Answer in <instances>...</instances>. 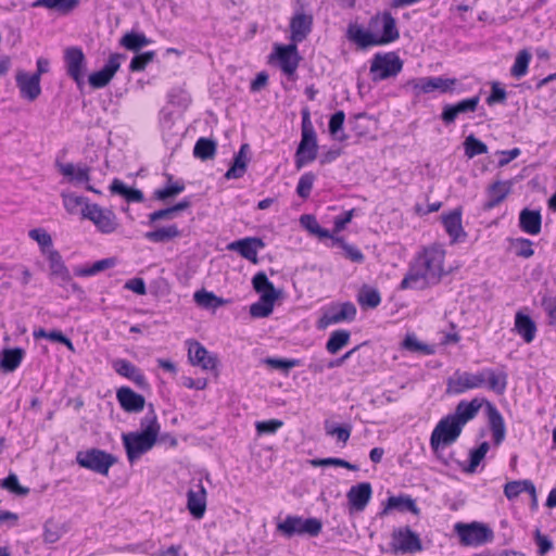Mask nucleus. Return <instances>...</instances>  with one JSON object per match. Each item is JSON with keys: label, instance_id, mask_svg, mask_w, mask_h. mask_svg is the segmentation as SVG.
Returning a JSON list of instances; mask_svg holds the SVG:
<instances>
[{"label": "nucleus", "instance_id": "1", "mask_svg": "<svg viewBox=\"0 0 556 556\" xmlns=\"http://www.w3.org/2000/svg\"><path fill=\"white\" fill-rule=\"evenodd\" d=\"M507 372L504 369L494 370L492 368H485L476 374L456 370L446 380L445 393L448 395H458L468 390L482 388L486 383L489 390L502 395L507 388Z\"/></svg>", "mask_w": 556, "mask_h": 556}, {"label": "nucleus", "instance_id": "2", "mask_svg": "<svg viewBox=\"0 0 556 556\" xmlns=\"http://www.w3.org/2000/svg\"><path fill=\"white\" fill-rule=\"evenodd\" d=\"M302 138L294 155L295 167L301 169L317 157V135L308 109L302 110Z\"/></svg>", "mask_w": 556, "mask_h": 556}, {"label": "nucleus", "instance_id": "3", "mask_svg": "<svg viewBox=\"0 0 556 556\" xmlns=\"http://www.w3.org/2000/svg\"><path fill=\"white\" fill-rule=\"evenodd\" d=\"M463 429L450 415L443 417L430 437V446L434 455L440 458L441 450L457 441Z\"/></svg>", "mask_w": 556, "mask_h": 556}, {"label": "nucleus", "instance_id": "4", "mask_svg": "<svg viewBox=\"0 0 556 556\" xmlns=\"http://www.w3.org/2000/svg\"><path fill=\"white\" fill-rule=\"evenodd\" d=\"M323 529V523L319 519L311 517L303 518L301 516L288 515L283 521L277 525V531L283 536L290 539L294 535L317 536Z\"/></svg>", "mask_w": 556, "mask_h": 556}, {"label": "nucleus", "instance_id": "5", "mask_svg": "<svg viewBox=\"0 0 556 556\" xmlns=\"http://www.w3.org/2000/svg\"><path fill=\"white\" fill-rule=\"evenodd\" d=\"M117 462L116 456L100 448L79 451L76 454V463L88 470L102 476L109 473L110 468Z\"/></svg>", "mask_w": 556, "mask_h": 556}, {"label": "nucleus", "instance_id": "6", "mask_svg": "<svg viewBox=\"0 0 556 556\" xmlns=\"http://www.w3.org/2000/svg\"><path fill=\"white\" fill-rule=\"evenodd\" d=\"M403 68V62L395 52L376 53L371 60L370 74L374 81L396 76Z\"/></svg>", "mask_w": 556, "mask_h": 556}, {"label": "nucleus", "instance_id": "7", "mask_svg": "<svg viewBox=\"0 0 556 556\" xmlns=\"http://www.w3.org/2000/svg\"><path fill=\"white\" fill-rule=\"evenodd\" d=\"M445 251L440 245H431L425 248L424 251L415 258L422 267L430 281L438 283L444 274L443 263Z\"/></svg>", "mask_w": 556, "mask_h": 556}, {"label": "nucleus", "instance_id": "8", "mask_svg": "<svg viewBox=\"0 0 556 556\" xmlns=\"http://www.w3.org/2000/svg\"><path fill=\"white\" fill-rule=\"evenodd\" d=\"M368 28L377 34L382 46L394 42L400 38L396 21L389 11L372 15L368 21Z\"/></svg>", "mask_w": 556, "mask_h": 556}, {"label": "nucleus", "instance_id": "9", "mask_svg": "<svg viewBox=\"0 0 556 556\" xmlns=\"http://www.w3.org/2000/svg\"><path fill=\"white\" fill-rule=\"evenodd\" d=\"M81 216L91 220L102 233H112L118 226L115 213L111 210L102 208L96 203H86L81 208Z\"/></svg>", "mask_w": 556, "mask_h": 556}, {"label": "nucleus", "instance_id": "10", "mask_svg": "<svg viewBox=\"0 0 556 556\" xmlns=\"http://www.w3.org/2000/svg\"><path fill=\"white\" fill-rule=\"evenodd\" d=\"M455 531L464 545L479 546L493 540V531L480 522L455 525Z\"/></svg>", "mask_w": 556, "mask_h": 556}, {"label": "nucleus", "instance_id": "11", "mask_svg": "<svg viewBox=\"0 0 556 556\" xmlns=\"http://www.w3.org/2000/svg\"><path fill=\"white\" fill-rule=\"evenodd\" d=\"M390 546L395 554H414L422 551V543L418 533L408 526L392 531Z\"/></svg>", "mask_w": 556, "mask_h": 556}, {"label": "nucleus", "instance_id": "12", "mask_svg": "<svg viewBox=\"0 0 556 556\" xmlns=\"http://www.w3.org/2000/svg\"><path fill=\"white\" fill-rule=\"evenodd\" d=\"M156 441L141 432H128L123 434V444L129 463H135L143 454L148 453Z\"/></svg>", "mask_w": 556, "mask_h": 556}, {"label": "nucleus", "instance_id": "13", "mask_svg": "<svg viewBox=\"0 0 556 556\" xmlns=\"http://www.w3.org/2000/svg\"><path fill=\"white\" fill-rule=\"evenodd\" d=\"M64 63L66 74L77 84L80 88L85 80L86 71V56L80 47H68L64 51Z\"/></svg>", "mask_w": 556, "mask_h": 556}, {"label": "nucleus", "instance_id": "14", "mask_svg": "<svg viewBox=\"0 0 556 556\" xmlns=\"http://www.w3.org/2000/svg\"><path fill=\"white\" fill-rule=\"evenodd\" d=\"M357 309L352 302H344L331 305L318 320V328L325 329L330 325L342 321H353L356 317Z\"/></svg>", "mask_w": 556, "mask_h": 556}, {"label": "nucleus", "instance_id": "15", "mask_svg": "<svg viewBox=\"0 0 556 556\" xmlns=\"http://www.w3.org/2000/svg\"><path fill=\"white\" fill-rule=\"evenodd\" d=\"M271 56L278 60L281 71L289 77L295 74L301 61L296 43L294 42L289 45H275Z\"/></svg>", "mask_w": 556, "mask_h": 556}, {"label": "nucleus", "instance_id": "16", "mask_svg": "<svg viewBox=\"0 0 556 556\" xmlns=\"http://www.w3.org/2000/svg\"><path fill=\"white\" fill-rule=\"evenodd\" d=\"M124 58L125 55L121 53H112L100 71L93 72L89 75V85L94 89L106 87L119 70L121 60Z\"/></svg>", "mask_w": 556, "mask_h": 556}, {"label": "nucleus", "instance_id": "17", "mask_svg": "<svg viewBox=\"0 0 556 556\" xmlns=\"http://www.w3.org/2000/svg\"><path fill=\"white\" fill-rule=\"evenodd\" d=\"M479 103L480 96H473L454 104H445L442 109L441 119L445 125L454 124L459 115L476 112Z\"/></svg>", "mask_w": 556, "mask_h": 556}, {"label": "nucleus", "instance_id": "18", "mask_svg": "<svg viewBox=\"0 0 556 556\" xmlns=\"http://www.w3.org/2000/svg\"><path fill=\"white\" fill-rule=\"evenodd\" d=\"M188 358L193 366L204 370H213L217 366V357L195 340L188 341Z\"/></svg>", "mask_w": 556, "mask_h": 556}, {"label": "nucleus", "instance_id": "19", "mask_svg": "<svg viewBox=\"0 0 556 556\" xmlns=\"http://www.w3.org/2000/svg\"><path fill=\"white\" fill-rule=\"evenodd\" d=\"M313 15L306 14L302 10L296 11L290 20V39L292 42H302L307 38L313 29Z\"/></svg>", "mask_w": 556, "mask_h": 556}, {"label": "nucleus", "instance_id": "20", "mask_svg": "<svg viewBox=\"0 0 556 556\" xmlns=\"http://www.w3.org/2000/svg\"><path fill=\"white\" fill-rule=\"evenodd\" d=\"M113 369L122 377H125L136 383L142 390L149 389V382L141 369L125 358H116L112 363Z\"/></svg>", "mask_w": 556, "mask_h": 556}, {"label": "nucleus", "instance_id": "21", "mask_svg": "<svg viewBox=\"0 0 556 556\" xmlns=\"http://www.w3.org/2000/svg\"><path fill=\"white\" fill-rule=\"evenodd\" d=\"M265 247L264 241L257 237H247L232 241L227 245L229 251L238 252L242 257L253 263L257 262V251Z\"/></svg>", "mask_w": 556, "mask_h": 556}, {"label": "nucleus", "instance_id": "22", "mask_svg": "<svg viewBox=\"0 0 556 556\" xmlns=\"http://www.w3.org/2000/svg\"><path fill=\"white\" fill-rule=\"evenodd\" d=\"M372 488L369 482H361L351 486L346 493L350 510L363 511L369 503Z\"/></svg>", "mask_w": 556, "mask_h": 556}, {"label": "nucleus", "instance_id": "23", "mask_svg": "<svg viewBox=\"0 0 556 556\" xmlns=\"http://www.w3.org/2000/svg\"><path fill=\"white\" fill-rule=\"evenodd\" d=\"M435 282L430 281V277L428 274L422 270V267L415 260L403 280L401 281L400 289H424L429 285H434Z\"/></svg>", "mask_w": 556, "mask_h": 556}, {"label": "nucleus", "instance_id": "24", "mask_svg": "<svg viewBox=\"0 0 556 556\" xmlns=\"http://www.w3.org/2000/svg\"><path fill=\"white\" fill-rule=\"evenodd\" d=\"M116 399L121 407L127 413H139L144 408V396L136 393L129 387H121L116 391Z\"/></svg>", "mask_w": 556, "mask_h": 556}, {"label": "nucleus", "instance_id": "25", "mask_svg": "<svg viewBox=\"0 0 556 556\" xmlns=\"http://www.w3.org/2000/svg\"><path fill=\"white\" fill-rule=\"evenodd\" d=\"M513 185L511 180H496L491 184L485 190L488 200L483 204V208L489 211L502 203L511 192Z\"/></svg>", "mask_w": 556, "mask_h": 556}, {"label": "nucleus", "instance_id": "26", "mask_svg": "<svg viewBox=\"0 0 556 556\" xmlns=\"http://www.w3.org/2000/svg\"><path fill=\"white\" fill-rule=\"evenodd\" d=\"M442 224L444 226L445 231L450 236L452 243L464 241L466 239L467 233L464 231L462 225L460 208H455L451 211L448 214L442 215Z\"/></svg>", "mask_w": 556, "mask_h": 556}, {"label": "nucleus", "instance_id": "27", "mask_svg": "<svg viewBox=\"0 0 556 556\" xmlns=\"http://www.w3.org/2000/svg\"><path fill=\"white\" fill-rule=\"evenodd\" d=\"M16 85L21 96L29 101L36 100L41 93L40 78H38V75L20 72L16 75Z\"/></svg>", "mask_w": 556, "mask_h": 556}, {"label": "nucleus", "instance_id": "28", "mask_svg": "<svg viewBox=\"0 0 556 556\" xmlns=\"http://www.w3.org/2000/svg\"><path fill=\"white\" fill-rule=\"evenodd\" d=\"M187 508L195 519H201L206 510V490L201 482L195 489H190L187 493Z\"/></svg>", "mask_w": 556, "mask_h": 556}, {"label": "nucleus", "instance_id": "29", "mask_svg": "<svg viewBox=\"0 0 556 556\" xmlns=\"http://www.w3.org/2000/svg\"><path fill=\"white\" fill-rule=\"evenodd\" d=\"M55 167L66 178L67 182L78 185L90 180V167L87 165H74L73 163L56 161Z\"/></svg>", "mask_w": 556, "mask_h": 556}, {"label": "nucleus", "instance_id": "30", "mask_svg": "<svg viewBox=\"0 0 556 556\" xmlns=\"http://www.w3.org/2000/svg\"><path fill=\"white\" fill-rule=\"evenodd\" d=\"M348 37L351 41L356 43L361 49H366L374 46H382L377 37V34L369 29H364L358 25H350L348 28Z\"/></svg>", "mask_w": 556, "mask_h": 556}, {"label": "nucleus", "instance_id": "31", "mask_svg": "<svg viewBox=\"0 0 556 556\" xmlns=\"http://www.w3.org/2000/svg\"><path fill=\"white\" fill-rule=\"evenodd\" d=\"M519 228L531 236L539 235L542 229V215L539 210L523 208L519 213Z\"/></svg>", "mask_w": 556, "mask_h": 556}, {"label": "nucleus", "instance_id": "32", "mask_svg": "<svg viewBox=\"0 0 556 556\" xmlns=\"http://www.w3.org/2000/svg\"><path fill=\"white\" fill-rule=\"evenodd\" d=\"M481 407V403L478 399H473L471 401H460L455 408L453 414H448L456 422H458L459 427L463 429L464 426L471 419H473L479 409Z\"/></svg>", "mask_w": 556, "mask_h": 556}, {"label": "nucleus", "instance_id": "33", "mask_svg": "<svg viewBox=\"0 0 556 556\" xmlns=\"http://www.w3.org/2000/svg\"><path fill=\"white\" fill-rule=\"evenodd\" d=\"M514 330L523 339L526 343H531L536 334V325L534 320L522 312L515 315Z\"/></svg>", "mask_w": 556, "mask_h": 556}, {"label": "nucleus", "instance_id": "34", "mask_svg": "<svg viewBox=\"0 0 556 556\" xmlns=\"http://www.w3.org/2000/svg\"><path fill=\"white\" fill-rule=\"evenodd\" d=\"M488 417L490 429L493 434L494 444L500 445L505 440L506 434L504 418L498 409L491 404L488 406Z\"/></svg>", "mask_w": 556, "mask_h": 556}, {"label": "nucleus", "instance_id": "35", "mask_svg": "<svg viewBox=\"0 0 556 556\" xmlns=\"http://www.w3.org/2000/svg\"><path fill=\"white\" fill-rule=\"evenodd\" d=\"M390 509H397L400 511H409L415 516L420 515V508L417 506L416 501L409 495L390 496L387 505L382 510V515L387 514Z\"/></svg>", "mask_w": 556, "mask_h": 556}, {"label": "nucleus", "instance_id": "36", "mask_svg": "<svg viewBox=\"0 0 556 556\" xmlns=\"http://www.w3.org/2000/svg\"><path fill=\"white\" fill-rule=\"evenodd\" d=\"M195 304L204 309H216L227 303L229 300L217 296L214 292L201 289L193 294Z\"/></svg>", "mask_w": 556, "mask_h": 556}, {"label": "nucleus", "instance_id": "37", "mask_svg": "<svg viewBox=\"0 0 556 556\" xmlns=\"http://www.w3.org/2000/svg\"><path fill=\"white\" fill-rule=\"evenodd\" d=\"M110 190L114 194L123 197L127 202H143L144 195L141 190L126 186L121 179L114 178Z\"/></svg>", "mask_w": 556, "mask_h": 556}, {"label": "nucleus", "instance_id": "38", "mask_svg": "<svg viewBox=\"0 0 556 556\" xmlns=\"http://www.w3.org/2000/svg\"><path fill=\"white\" fill-rule=\"evenodd\" d=\"M25 351L21 348L3 350L0 356V367L5 372L14 371L22 363Z\"/></svg>", "mask_w": 556, "mask_h": 556}, {"label": "nucleus", "instance_id": "39", "mask_svg": "<svg viewBox=\"0 0 556 556\" xmlns=\"http://www.w3.org/2000/svg\"><path fill=\"white\" fill-rule=\"evenodd\" d=\"M249 149V144L244 143L241 146L239 152L233 157V163L230 168L226 172V179H238L241 178L245 172L248 166V159L245 155V151Z\"/></svg>", "mask_w": 556, "mask_h": 556}, {"label": "nucleus", "instance_id": "40", "mask_svg": "<svg viewBox=\"0 0 556 556\" xmlns=\"http://www.w3.org/2000/svg\"><path fill=\"white\" fill-rule=\"evenodd\" d=\"M181 236L177 225H168L144 233V238L154 243H163Z\"/></svg>", "mask_w": 556, "mask_h": 556}, {"label": "nucleus", "instance_id": "41", "mask_svg": "<svg viewBox=\"0 0 556 556\" xmlns=\"http://www.w3.org/2000/svg\"><path fill=\"white\" fill-rule=\"evenodd\" d=\"M277 299L276 295L262 294L260 301L250 306L251 316L254 318L268 317L273 313L274 304Z\"/></svg>", "mask_w": 556, "mask_h": 556}, {"label": "nucleus", "instance_id": "42", "mask_svg": "<svg viewBox=\"0 0 556 556\" xmlns=\"http://www.w3.org/2000/svg\"><path fill=\"white\" fill-rule=\"evenodd\" d=\"M217 144L213 139L201 137L193 148V155L201 161L212 160L216 154Z\"/></svg>", "mask_w": 556, "mask_h": 556}, {"label": "nucleus", "instance_id": "43", "mask_svg": "<svg viewBox=\"0 0 556 556\" xmlns=\"http://www.w3.org/2000/svg\"><path fill=\"white\" fill-rule=\"evenodd\" d=\"M116 265L115 257H108L100 261L94 262L90 266L85 267H76L74 268V274L78 277H89L97 275L100 271L112 268Z\"/></svg>", "mask_w": 556, "mask_h": 556}, {"label": "nucleus", "instance_id": "44", "mask_svg": "<svg viewBox=\"0 0 556 556\" xmlns=\"http://www.w3.org/2000/svg\"><path fill=\"white\" fill-rule=\"evenodd\" d=\"M119 43L127 50L137 52L142 47L150 45L151 39H149L143 33L129 31L121 38Z\"/></svg>", "mask_w": 556, "mask_h": 556}, {"label": "nucleus", "instance_id": "45", "mask_svg": "<svg viewBox=\"0 0 556 556\" xmlns=\"http://www.w3.org/2000/svg\"><path fill=\"white\" fill-rule=\"evenodd\" d=\"M167 185L164 188L156 189L153 193L154 199L166 201L168 198L178 195L185 190V185L181 181L173 182V176L167 174Z\"/></svg>", "mask_w": 556, "mask_h": 556}, {"label": "nucleus", "instance_id": "46", "mask_svg": "<svg viewBox=\"0 0 556 556\" xmlns=\"http://www.w3.org/2000/svg\"><path fill=\"white\" fill-rule=\"evenodd\" d=\"M150 410L147 413V415L141 419L140 426H141V433L157 440V435L160 432V425L157 422V417L154 412L153 405L150 404Z\"/></svg>", "mask_w": 556, "mask_h": 556}, {"label": "nucleus", "instance_id": "47", "mask_svg": "<svg viewBox=\"0 0 556 556\" xmlns=\"http://www.w3.org/2000/svg\"><path fill=\"white\" fill-rule=\"evenodd\" d=\"M79 5V0H37L34 7H42L49 10H58L62 13H70Z\"/></svg>", "mask_w": 556, "mask_h": 556}, {"label": "nucleus", "instance_id": "48", "mask_svg": "<svg viewBox=\"0 0 556 556\" xmlns=\"http://www.w3.org/2000/svg\"><path fill=\"white\" fill-rule=\"evenodd\" d=\"M351 333L348 330L339 329L331 332L327 343L326 350L330 354H337L350 341Z\"/></svg>", "mask_w": 556, "mask_h": 556}, {"label": "nucleus", "instance_id": "49", "mask_svg": "<svg viewBox=\"0 0 556 556\" xmlns=\"http://www.w3.org/2000/svg\"><path fill=\"white\" fill-rule=\"evenodd\" d=\"M301 225L308 230L311 233L317 236L318 238H334L328 229L323 228L315 216L313 215H302L300 218Z\"/></svg>", "mask_w": 556, "mask_h": 556}, {"label": "nucleus", "instance_id": "50", "mask_svg": "<svg viewBox=\"0 0 556 556\" xmlns=\"http://www.w3.org/2000/svg\"><path fill=\"white\" fill-rule=\"evenodd\" d=\"M344 121L345 113L343 111H337L331 115L329 121V132L334 139L339 141H344L348 138V136L343 132Z\"/></svg>", "mask_w": 556, "mask_h": 556}, {"label": "nucleus", "instance_id": "51", "mask_svg": "<svg viewBox=\"0 0 556 556\" xmlns=\"http://www.w3.org/2000/svg\"><path fill=\"white\" fill-rule=\"evenodd\" d=\"M531 61V53L523 49L520 50L515 59V63L510 68L511 76L516 78L523 77L528 72V66Z\"/></svg>", "mask_w": 556, "mask_h": 556}, {"label": "nucleus", "instance_id": "52", "mask_svg": "<svg viewBox=\"0 0 556 556\" xmlns=\"http://www.w3.org/2000/svg\"><path fill=\"white\" fill-rule=\"evenodd\" d=\"M510 248L514 250L516 256L529 258L533 256L534 250L533 242L527 238H513L509 239Z\"/></svg>", "mask_w": 556, "mask_h": 556}, {"label": "nucleus", "instance_id": "53", "mask_svg": "<svg viewBox=\"0 0 556 556\" xmlns=\"http://www.w3.org/2000/svg\"><path fill=\"white\" fill-rule=\"evenodd\" d=\"M252 285H253L254 290L257 293H261V295L262 294H271V295H276V298H278V295H279V293L275 289L273 282L269 281L268 277L263 271L257 273L253 277Z\"/></svg>", "mask_w": 556, "mask_h": 556}, {"label": "nucleus", "instance_id": "54", "mask_svg": "<svg viewBox=\"0 0 556 556\" xmlns=\"http://www.w3.org/2000/svg\"><path fill=\"white\" fill-rule=\"evenodd\" d=\"M332 242L334 245L340 247L344 251V256L346 258L351 260L354 263H363L364 262L365 256L362 253V251L358 248H356L355 245H352V244L345 242V240L342 237L332 238Z\"/></svg>", "mask_w": 556, "mask_h": 556}, {"label": "nucleus", "instance_id": "55", "mask_svg": "<svg viewBox=\"0 0 556 556\" xmlns=\"http://www.w3.org/2000/svg\"><path fill=\"white\" fill-rule=\"evenodd\" d=\"M403 346L407 351L420 353L422 355H431L434 353V349L432 345L422 343L418 341V339L415 336H406V338L403 341Z\"/></svg>", "mask_w": 556, "mask_h": 556}, {"label": "nucleus", "instance_id": "56", "mask_svg": "<svg viewBox=\"0 0 556 556\" xmlns=\"http://www.w3.org/2000/svg\"><path fill=\"white\" fill-rule=\"evenodd\" d=\"M263 363L269 366L273 369H279L285 372H288L291 368L298 367L301 365V359L298 358H277V357H266L263 359Z\"/></svg>", "mask_w": 556, "mask_h": 556}, {"label": "nucleus", "instance_id": "57", "mask_svg": "<svg viewBox=\"0 0 556 556\" xmlns=\"http://www.w3.org/2000/svg\"><path fill=\"white\" fill-rule=\"evenodd\" d=\"M0 486L16 495L26 496L29 494V488L22 486L15 473H10L7 478L0 480Z\"/></svg>", "mask_w": 556, "mask_h": 556}, {"label": "nucleus", "instance_id": "58", "mask_svg": "<svg viewBox=\"0 0 556 556\" xmlns=\"http://www.w3.org/2000/svg\"><path fill=\"white\" fill-rule=\"evenodd\" d=\"M465 154L468 157H473L488 152V147L484 142L470 135L465 140Z\"/></svg>", "mask_w": 556, "mask_h": 556}, {"label": "nucleus", "instance_id": "59", "mask_svg": "<svg viewBox=\"0 0 556 556\" xmlns=\"http://www.w3.org/2000/svg\"><path fill=\"white\" fill-rule=\"evenodd\" d=\"M316 180V175L312 172L304 173L298 182L296 193L302 199H307L311 195L313 185Z\"/></svg>", "mask_w": 556, "mask_h": 556}, {"label": "nucleus", "instance_id": "60", "mask_svg": "<svg viewBox=\"0 0 556 556\" xmlns=\"http://www.w3.org/2000/svg\"><path fill=\"white\" fill-rule=\"evenodd\" d=\"M326 434L330 437H336L339 442L346 443L351 435V426L350 425H333L326 421L325 424Z\"/></svg>", "mask_w": 556, "mask_h": 556}, {"label": "nucleus", "instance_id": "61", "mask_svg": "<svg viewBox=\"0 0 556 556\" xmlns=\"http://www.w3.org/2000/svg\"><path fill=\"white\" fill-rule=\"evenodd\" d=\"M311 465L314 467H326V466H337L346 468L352 471L358 470V467L354 464L349 463L342 458L328 457V458H315L311 460Z\"/></svg>", "mask_w": 556, "mask_h": 556}, {"label": "nucleus", "instance_id": "62", "mask_svg": "<svg viewBox=\"0 0 556 556\" xmlns=\"http://www.w3.org/2000/svg\"><path fill=\"white\" fill-rule=\"evenodd\" d=\"M155 58L154 51H147L140 54L135 55L129 64V70L131 72H142L146 70L147 65L151 63Z\"/></svg>", "mask_w": 556, "mask_h": 556}, {"label": "nucleus", "instance_id": "63", "mask_svg": "<svg viewBox=\"0 0 556 556\" xmlns=\"http://www.w3.org/2000/svg\"><path fill=\"white\" fill-rule=\"evenodd\" d=\"M358 302L363 306L376 308L381 302V296L377 289H365L359 293Z\"/></svg>", "mask_w": 556, "mask_h": 556}, {"label": "nucleus", "instance_id": "64", "mask_svg": "<svg viewBox=\"0 0 556 556\" xmlns=\"http://www.w3.org/2000/svg\"><path fill=\"white\" fill-rule=\"evenodd\" d=\"M416 96H419L420 93H430L433 92L434 89V77H420L413 79L408 83Z\"/></svg>", "mask_w": 556, "mask_h": 556}]
</instances>
